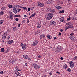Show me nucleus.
Instances as JSON below:
<instances>
[{"label": "nucleus", "instance_id": "69168bd1", "mask_svg": "<svg viewBox=\"0 0 77 77\" xmlns=\"http://www.w3.org/2000/svg\"><path fill=\"white\" fill-rule=\"evenodd\" d=\"M25 65L26 66H27V63H25Z\"/></svg>", "mask_w": 77, "mask_h": 77}, {"label": "nucleus", "instance_id": "ddd939ff", "mask_svg": "<svg viewBox=\"0 0 77 77\" xmlns=\"http://www.w3.org/2000/svg\"><path fill=\"white\" fill-rule=\"evenodd\" d=\"M27 47V45L25 44H23V45L22 46V49L24 50H26V47Z\"/></svg>", "mask_w": 77, "mask_h": 77}, {"label": "nucleus", "instance_id": "09e8293b", "mask_svg": "<svg viewBox=\"0 0 77 77\" xmlns=\"http://www.w3.org/2000/svg\"><path fill=\"white\" fill-rule=\"evenodd\" d=\"M2 33V29L1 28H0V34Z\"/></svg>", "mask_w": 77, "mask_h": 77}, {"label": "nucleus", "instance_id": "473e14b6", "mask_svg": "<svg viewBox=\"0 0 77 77\" xmlns=\"http://www.w3.org/2000/svg\"><path fill=\"white\" fill-rule=\"evenodd\" d=\"M13 11L14 14H16L17 13V10H13Z\"/></svg>", "mask_w": 77, "mask_h": 77}, {"label": "nucleus", "instance_id": "0eeeda50", "mask_svg": "<svg viewBox=\"0 0 77 77\" xmlns=\"http://www.w3.org/2000/svg\"><path fill=\"white\" fill-rule=\"evenodd\" d=\"M37 29H39L40 27H41V22H38L37 23Z\"/></svg>", "mask_w": 77, "mask_h": 77}, {"label": "nucleus", "instance_id": "c756f323", "mask_svg": "<svg viewBox=\"0 0 77 77\" xmlns=\"http://www.w3.org/2000/svg\"><path fill=\"white\" fill-rule=\"evenodd\" d=\"M8 8H12V5H8Z\"/></svg>", "mask_w": 77, "mask_h": 77}, {"label": "nucleus", "instance_id": "c03bdc74", "mask_svg": "<svg viewBox=\"0 0 77 77\" xmlns=\"http://www.w3.org/2000/svg\"><path fill=\"white\" fill-rule=\"evenodd\" d=\"M71 20V17H69V18L67 19V21H69V20Z\"/></svg>", "mask_w": 77, "mask_h": 77}, {"label": "nucleus", "instance_id": "b1692460", "mask_svg": "<svg viewBox=\"0 0 77 77\" xmlns=\"http://www.w3.org/2000/svg\"><path fill=\"white\" fill-rule=\"evenodd\" d=\"M47 38H48V39H51V36L50 35H48L47 36Z\"/></svg>", "mask_w": 77, "mask_h": 77}, {"label": "nucleus", "instance_id": "20e7f679", "mask_svg": "<svg viewBox=\"0 0 77 77\" xmlns=\"http://www.w3.org/2000/svg\"><path fill=\"white\" fill-rule=\"evenodd\" d=\"M23 57L24 59H28V60H30V61H31L32 60L31 59L26 55H24L23 56Z\"/></svg>", "mask_w": 77, "mask_h": 77}, {"label": "nucleus", "instance_id": "5fc2aeb1", "mask_svg": "<svg viewBox=\"0 0 77 77\" xmlns=\"http://www.w3.org/2000/svg\"><path fill=\"white\" fill-rule=\"evenodd\" d=\"M49 75H52V73H51V72H50L49 73Z\"/></svg>", "mask_w": 77, "mask_h": 77}, {"label": "nucleus", "instance_id": "338daca9", "mask_svg": "<svg viewBox=\"0 0 77 77\" xmlns=\"http://www.w3.org/2000/svg\"><path fill=\"white\" fill-rule=\"evenodd\" d=\"M54 39H56V37H54Z\"/></svg>", "mask_w": 77, "mask_h": 77}, {"label": "nucleus", "instance_id": "4c0bfd02", "mask_svg": "<svg viewBox=\"0 0 77 77\" xmlns=\"http://www.w3.org/2000/svg\"><path fill=\"white\" fill-rule=\"evenodd\" d=\"M3 24V21L2 20H0V24Z\"/></svg>", "mask_w": 77, "mask_h": 77}, {"label": "nucleus", "instance_id": "a878e982", "mask_svg": "<svg viewBox=\"0 0 77 77\" xmlns=\"http://www.w3.org/2000/svg\"><path fill=\"white\" fill-rule=\"evenodd\" d=\"M68 27H69V29H72V28H73V25H69L68 26Z\"/></svg>", "mask_w": 77, "mask_h": 77}, {"label": "nucleus", "instance_id": "393cba45", "mask_svg": "<svg viewBox=\"0 0 77 77\" xmlns=\"http://www.w3.org/2000/svg\"><path fill=\"white\" fill-rule=\"evenodd\" d=\"M3 14H4V12L3 11H2L0 12V15H3Z\"/></svg>", "mask_w": 77, "mask_h": 77}, {"label": "nucleus", "instance_id": "a18cd8bd", "mask_svg": "<svg viewBox=\"0 0 77 77\" xmlns=\"http://www.w3.org/2000/svg\"><path fill=\"white\" fill-rule=\"evenodd\" d=\"M69 64H70V65L71 64L73 63V62H72V61H70L69 62Z\"/></svg>", "mask_w": 77, "mask_h": 77}, {"label": "nucleus", "instance_id": "13d9d810", "mask_svg": "<svg viewBox=\"0 0 77 77\" xmlns=\"http://www.w3.org/2000/svg\"><path fill=\"white\" fill-rule=\"evenodd\" d=\"M20 45L21 46H23V43L20 44Z\"/></svg>", "mask_w": 77, "mask_h": 77}, {"label": "nucleus", "instance_id": "052dcab7", "mask_svg": "<svg viewBox=\"0 0 77 77\" xmlns=\"http://www.w3.org/2000/svg\"><path fill=\"white\" fill-rule=\"evenodd\" d=\"M56 73H58L59 74H60V72H58V71H57L56 72Z\"/></svg>", "mask_w": 77, "mask_h": 77}, {"label": "nucleus", "instance_id": "6e6d98bb", "mask_svg": "<svg viewBox=\"0 0 77 77\" xmlns=\"http://www.w3.org/2000/svg\"><path fill=\"white\" fill-rule=\"evenodd\" d=\"M58 35H59V36H60V35H62V34H61V33L60 32H59V33Z\"/></svg>", "mask_w": 77, "mask_h": 77}, {"label": "nucleus", "instance_id": "e2e57ef3", "mask_svg": "<svg viewBox=\"0 0 77 77\" xmlns=\"http://www.w3.org/2000/svg\"><path fill=\"white\" fill-rule=\"evenodd\" d=\"M60 59H61V60H63V58L62 57H61Z\"/></svg>", "mask_w": 77, "mask_h": 77}, {"label": "nucleus", "instance_id": "8fccbe9b", "mask_svg": "<svg viewBox=\"0 0 77 77\" xmlns=\"http://www.w3.org/2000/svg\"><path fill=\"white\" fill-rule=\"evenodd\" d=\"M20 26H21V24H19L18 25V27H20Z\"/></svg>", "mask_w": 77, "mask_h": 77}, {"label": "nucleus", "instance_id": "0e129e2a", "mask_svg": "<svg viewBox=\"0 0 77 77\" xmlns=\"http://www.w3.org/2000/svg\"><path fill=\"white\" fill-rule=\"evenodd\" d=\"M38 58H41V56L40 55H39L38 56Z\"/></svg>", "mask_w": 77, "mask_h": 77}, {"label": "nucleus", "instance_id": "cd10ccee", "mask_svg": "<svg viewBox=\"0 0 77 77\" xmlns=\"http://www.w3.org/2000/svg\"><path fill=\"white\" fill-rule=\"evenodd\" d=\"M15 17H21V15H15Z\"/></svg>", "mask_w": 77, "mask_h": 77}, {"label": "nucleus", "instance_id": "c85d7f7f", "mask_svg": "<svg viewBox=\"0 0 77 77\" xmlns=\"http://www.w3.org/2000/svg\"><path fill=\"white\" fill-rule=\"evenodd\" d=\"M13 30H14V31H16V30L17 29V28H16V27H12Z\"/></svg>", "mask_w": 77, "mask_h": 77}, {"label": "nucleus", "instance_id": "6ab92c4d", "mask_svg": "<svg viewBox=\"0 0 77 77\" xmlns=\"http://www.w3.org/2000/svg\"><path fill=\"white\" fill-rule=\"evenodd\" d=\"M56 9H62V8L60 6L56 5Z\"/></svg>", "mask_w": 77, "mask_h": 77}, {"label": "nucleus", "instance_id": "dca6fc26", "mask_svg": "<svg viewBox=\"0 0 77 77\" xmlns=\"http://www.w3.org/2000/svg\"><path fill=\"white\" fill-rule=\"evenodd\" d=\"M8 44H13L14 43V41H13V40H9L8 41Z\"/></svg>", "mask_w": 77, "mask_h": 77}, {"label": "nucleus", "instance_id": "7ed1b4c3", "mask_svg": "<svg viewBox=\"0 0 77 77\" xmlns=\"http://www.w3.org/2000/svg\"><path fill=\"white\" fill-rule=\"evenodd\" d=\"M47 11L49 12H51L52 14H54L55 12V10L54 9H52L50 8H48L47 9Z\"/></svg>", "mask_w": 77, "mask_h": 77}, {"label": "nucleus", "instance_id": "2f4dec72", "mask_svg": "<svg viewBox=\"0 0 77 77\" xmlns=\"http://www.w3.org/2000/svg\"><path fill=\"white\" fill-rule=\"evenodd\" d=\"M1 50L2 52H4V51H5V49H4V48H2Z\"/></svg>", "mask_w": 77, "mask_h": 77}, {"label": "nucleus", "instance_id": "3c124183", "mask_svg": "<svg viewBox=\"0 0 77 77\" xmlns=\"http://www.w3.org/2000/svg\"><path fill=\"white\" fill-rule=\"evenodd\" d=\"M70 36H72V35H74V33H71L70 34Z\"/></svg>", "mask_w": 77, "mask_h": 77}, {"label": "nucleus", "instance_id": "a19ab883", "mask_svg": "<svg viewBox=\"0 0 77 77\" xmlns=\"http://www.w3.org/2000/svg\"><path fill=\"white\" fill-rule=\"evenodd\" d=\"M21 9H19V8H17V10L18 11H17V12H19V11H21Z\"/></svg>", "mask_w": 77, "mask_h": 77}, {"label": "nucleus", "instance_id": "603ef678", "mask_svg": "<svg viewBox=\"0 0 77 77\" xmlns=\"http://www.w3.org/2000/svg\"><path fill=\"white\" fill-rule=\"evenodd\" d=\"M16 10V8L15 7H14V9H13V11H15Z\"/></svg>", "mask_w": 77, "mask_h": 77}, {"label": "nucleus", "instance_id": "f704fd0d", "mask_svg": "<svg viewBox=\"0 0 77 77\" xmlns=\"http://www.w3.org/2000/svg\"><path fill=\"white\" fill-rule=\"evenodd\" d=\"M73 59L74 60H76V59H77V56H75L74 58H73Z\"/></svg>", "mask_w": 77, "mask_h": 77}, {"label": "nucleus", "instance_id": "a211bd4d", "mask_svg": "<svg viewBox=\"0 0 77 77\" xmlns=\"http://www.w3.org/2000/svg\"><path fill=\"white\" fill-rule=\"evenodd\" d=\"M35 15H36V13H34L31 16H30V17H29V19H30L31 18H32V17H33L35 16Z\"/></svg>", "mask_w": 77, "mask_h": 77}, {"label": "nucleus", "instance_id": "c9c22d12", "mask_svg": "<svg viewBox=\"0 0 77 77\" xmlns=\"http://www.w3.org/2000/svg\"><path fill=\"white\" fill-rule=\"evenodd\" d=\"M70 24H71V22H68L66 24V25H70Z\"/></svg>", "mask_w": 77, "mask_h": 77}, {"label": "nucleus", "instance_id": "f03ea898", "mask_svg": "<svg viewBox=\"0 0 77 77\" xmlns=\"http://www.w3.org/2000/svg\"><path fill=\"white\" fill-rule=\"evenodd\" d=\"M34 68L36 69H39L40 68V66L36 63H34L32 65Z\"/></svg>", "mask_w": 77, "mask_h": 77}, {"label": "nucleus", "instance_id": "58836bf2", "mask_svg": "<svg viewBox=\"0 0 77 77\" xmlns=\"http://www.w3.org/2000/svg\"><path fill=\"white\" fill-rule=\"evenodd\" d=\"M16 7V9H18V8H19V5H16L15 6Z\"/></svg>", "mask_w": 77, "mask_h": 77}, {"label": "nucleus", "instance_id": "9b49d317", "mask_svg": "<svg viewBox=\"0 0 77 77\" xmlns=\"http://www.w3.org/2000/svg\"><path fill=\"white\" fill-rule=\"evenodd\" d=\"M62 47L60 46H58L57 47V52H60L62 50Z\"/></svg>", "mask_w": 77, "mask_h": 77}, {"label": "nucleus", "instance_id": "4be33fe9", "mask_svg": "<svg viewBox=\"0 0 77 77\" xmlns=\"http://www.w3.org/2000/svg\"><path fill=\"white\" fill-rule=\"evenodd\" d=\"M63 68L64 69H67L68 68H67V65L66 64H65L63 66Z\"/></svg>", "mask_w": 77, "mask_h": 77}, {"label": "nucleus", "instance_id": "423d86ee", "mask_svg": "<svg viewBox=\"0 0 77 77\" xmlns=\"http://www.w3.org/2000/svg\"><path fill=\"white\" fill-rule=\"evenodd\" d=\"M69 38L71 40H72V41H77V39L73 36H70Z\"/></svg>", "mask_w": 77, "mask_h": 77}, {"label": "nucleus", "instance_id": "864d4df0", "mask_svg": "<svg viewBox=\"0 0 77 77\" xmlns=\"http://www.w3.org/2000/svg\"><path fill=\"white\" fill-rule=\"evenodd\" d=\"M27 23H29V22H30V21H29V19H27Z\"/></svg>", "mask_w": 77, "mask_h": 77}, {"label": "nucleus", "instance_id": "f3484780", "mask_svg": "<svg viewBox=\"0 0 77 77\" xmlns=\"http://www.w3.org/2000/svg\"><path fill=\"white\" fill-rule=\"evenodd\" d=\"M40 39H42V38H45V34H43L40 36Z\"/></svg>", "mask_w": 77, "mask_h": 77}, {"label": "nucleus", "instance_id": "5701e85b", "mask_svg": "<svg viewBox=\"0 0 77 77\" xmlns=\"http://www.w3.org/2000/svg\"><path fill=\"white\" fill-rule=\"evenodd\" d=\"M21 8H22V9H24L27 11V12H28V11H27V8L26 7H21Z\"/></svg>", "mask_w": 77, "mask_h": 77}, {"label": "nucleus", "instance_id": "2eb2a0df", "mask_svg": "<svg viewBox=\"0 0 77 77\" xmlns=\"http://www.w3.org/2000/svg\"><path fill=\"white\" fill-rule=\"evenodd\" d=\"M15 74L17 76H21V74L20 73L18 72L17 71H16L15 72Z\"/></svg>", "mask_w": 77, "mask_h": 77}, {"label": "nucleus", "instance_id": "774afa93", "mask_svg": "<svg viewBox=\"0 0 77 77\" xmlns=\"http://www.w3.org/2000/svg\"><path fill=\"white\" fill-rule=\"evenodd\" d=\"M10 37L8 36V39H10Z\"/></svg>", "mask_w": 77, "mask_h": 77}, {"label": "nucleus", "instance_id": "bf43d9fd", "mask_svg": "<svg viewBox=\"0 0 77 77\" xmlns=\"http://www.w3.org/2000/svg\"><path fill=\"white\" fill-rule=\"evenodd\" d=\"M24 17H25V18H26L27 17V16L26 15H24Z\"/></svg>", "mask_w": 77, "mask_h": 77}, {"label": "nucleus", "instance_id": "f257e3e1", "mask_svg": "<svg viewBox=\"0 0 77 77\" xmlns=\"http://www.w3.org/2000/svg\"><path fill=\"white\" fill-rule=\"evenodd\" d=\"M53 14H52L51 13H49L48 14L46 19L47 20H51V19L52 18V17H53Z\"/></svg>", "mask_w": 77, "mask_h": 77}, {"label": "nucleus", "instance_id": "37998d69", "mask_svg": "<svg viewBox=\"0 0 77 77\" xmlns=\"http://www.w3.org/2000/svg\"><path fill=\"white\" fill-rule=\"evenodd\" d=\"M9 13L10 15H10H12V12H11L9 11Z\"/></svg>", "mask_w": 77, "mask_h": 77}, {"label": "nucleus", "instance_id": "aec40b11", "mask_svg": "<svg viewBox=\"0 0 77 77\" xmlns=\"http://www.w3.org/2000/svg\"><path fill=\"white\" fill-rule=\"evenodd\" d=\"M10 16V18L11 20H12L14 18V15L13 14H11V15Z\"/></svg>", "mask_w": 77, "mask_h": 77}, {"label": "nucleus", "instance_id": "e433bc0d", "mask_svg": "<svg viewBox=\"0 0 77 77\" xmlns=\"http://www.w3.org/2000/svg\"><path fill=\"white\" fill-rule=\"evenodd\" d=\"M16 69L17 70V71H21V69L20 70L18 69L17 68H16Z\"/></svg>", "mask_w": 77, "mask_h": 77}, {"label": "nucleus", "instance_id": "412c9836", "mask_svg": "<svg viewBox=\"0 0 77 77\" xmlns=\"http://www.w3.org/2000/svg\"><path fill=\"white\" fill-rule=\"evenodd\" d=\"M70 66L71 68H73L74 66V63L70 64Z\"/></svg>", "mask_w": 77, "mask_h": 77}, {"label": "nucleus", "instance_id": "4468645a", "mask_svg": "<svg viewBox=\"0 0 77 77\" xmlns=\"http://www.w3.org/2000/svg\"><path fill=\"white\" fill-rule=\"evenodd\" d=\"M7 36L6 33H4V35L2 36V38L3 39H6V37Z\"/></svg>", "mask_w": 77, "mask_h": 77}, {"label": "nucleus", "instance_id": "ea45409f", "mask_svg": "<svg viewBox=\"0 0 77 77\" xmlns=\"http://www.w3.org/2000/svg\"><path fill=\"white\" fill-rule=\"evenodd\" d=\"M3 73V71L1 70L0 71V74H2Z\"/></svg>", "mask_w": 77, "mask_h": 77}, {"label": "nucleus", "instance_id": "49530a36", "mask_svg": "<svg viewBox=\"0 0 77 77\" xmlns=\"http://www.w3.org/2000/svg\"><path fill=\"white\" fill-rule=\"evenodd\" d=\"M15 21H18V18H16Z\"/></svg>", "mask_w": 77, "mask_h": 77}, {"label": "nucleus", "instance_id": "f8f14e48", "mask_svg": "<svg viewBox=\"0 0 77 77\" xmlns=\"http://www.w3.org/2000/svg\"><path fill=\"white\" fill-rule=\"evenodd\" d=\"M14 62H15V61H14V59H12L9 61V63L10 65H11V64H13Z\"/></svg>", "mask_w": 77, "mask_h": 77}, {"label": "nucleus", "instance_id": "72a5a7b5", "mask_svg": "<svg viewBox=\"0 0 77 77\" xmlns=\"http://www.w3.org/2000/svg\"><path fill=\"white\" fill-rule=\"evenodd\" d=\"M67 71H68V72H71V69L70 68H69L67 69Z\"/></svg>", "mask_w": 77, "mask_h": 77}, {"label": "nucleus", "instance_id": "6e6552de", "mask_svg": "<svg viewBox=\"0 0 77 77\" xmlns=\"http://www.w3.org/2000/svg\"><path fill=\"white\" fill-rule=\"evenodd\" d=\"M38 4V5L39 7H44V4H43L42 3H41L40 2H37Z\"/></svg>", "mask_w": 77, "mask_h": 77}, {"label": "nucleus", "instance_id": "9d476101", "mask_svg": "<svg viewBox=\"0 0 77 77\" xmlns=\"http://www.w3.org/2000/svg\"><path fill=\"white\" fill-rule=\"evenodd\" d=\"M60 21L61 22H62L63 23H65L66 22V21L64 20V18L63 17H61L60 19Z\"/></svg>", "mask_w": 77, "mask_h": 77}, {"label": "nucleus", "instance_id": "de8ad7c7", "mask_svg": "<svg viewBox=\"0 0 77 77\" xmlns=\"http://www.w3.org/2000/svg\"><path fill=\"white\" fill-rule=\"evenodd\" d=\"M28 11H30V8H28Z\"/></svg>", "mask_w": 77, "mask_h": 77}, {"label": "nucleus", "instance_id": "7c9ffc66", "mask_svg": "<svg viewBox=\"0 0 77 77\" xmlns=\"http://www.w3.org/2000/svg\"><path fill=\"white\" fill-rule=\"evenodd\" d=\"M59 13L60 14H61L62 13H64V10H63L60 11Z\"/></svg>", "mask_w": 77, "mask_h": 77}, {"label": "nucleus", "instance_id": "79ce46f5", "mask_svg": "<svg viewBox=\"0 0 77 77\" xmlns=\"http://www.w3.org/2000/svg\"><path fill=\"white\" fill-rule=\"evenodd\" d=\"M69 29V28L68 27V26H67V27L65 28V31H66L67 29Z\"/></svg>", "mask_w": 77, "mask_h": 77}, {"label": "nucleus", "instance_id": "bb28decb", "mask_svg": "<svg viewBox=\"0 0 77 77\" xmlns=\"http://www.w3.org/2000/svg\"><path fill=\"white\" fill-rule=\"evenodd\" d=\"M5 9H6V7H4L1 8V10L2 11H5Z\"/></svg>", "mask_w": 77, "mask_h": 77}, {"label": "nucleus", "instance_id": "39448f33", "mask_svg": "<svg viewBox=\"0 0 77 77\" xmlns=\"http://www.w3.org/2000/svg\"><path fill=\"white\" fill-rule=\"evenodd\" d=\"M38 43V40H35L34 41V42H33V44L32 45V46L34 47L35 46H36V45H37Z\"/></svg>", "mask_w": 77, "mask_h": 77}, {"label": "nucleus", "instance_id": "4d7b16f0", "mask_svg": "<svg viewBox=\"0 0 77 77\" xmlns=\"http://www.w3.org/2000/svg\"><path fill=\"white\" fill-rule=\"evenodd\" d=\"M25 22H26V21H25V20H23L22 23H24Z\"/></svg>", "mask_w": 77, "mask_h": 77}, {"label": "nucleus", "instance_id": "1a4fd4ad", "mask_svg": "<svg viewBox=\"0 0 77 77\" xmlns=\"http://www.w3.org/2000/svg\"><path fill=\"white\" fill-rule=\"evenodd\" d=\"M50 24L53 25V26H56V23L53 21H51L50 22Z\"/></svg>", "mask_w": 77, "mask_h": 77}, {"label": "nucleus", "instance_id": "680f3d73", "mask_svg": "<svg viewBox=\"0 0 77 77\" xmlns=\"http://www.w3.org/2000/svg\"><path fill=\"white\" fill-rule=\"evenodd\" d=\"M60 32H63V29H61L60 30Z\"/></svg>", "mask_w": 77, "mask_h": 77}]
</instances>
